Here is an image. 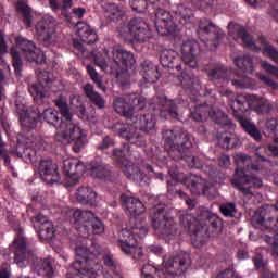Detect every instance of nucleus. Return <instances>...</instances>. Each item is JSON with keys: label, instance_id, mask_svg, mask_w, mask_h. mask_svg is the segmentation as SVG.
Listing matches in <instances>:
<instances>
[{"label": "nucleus", "instance_id": "f257e3e1", "mask_svg": "<svg viewBox=\"0 0 278 278\" xmlns=\"http://www.w3.org/2000/svg\"><path fill=\"white\" fill-rule=\"evenodd\" d=\"M192 134L188 130H165L163 132L164 149L167 151L169 157L179 162L185 160L191 168H203V163L198 156H187L188 151L194 147L192 143Z\"/></svg>", "mask_w": 278, "mask_h": 278}, {"label": "nucleus", "instance_id": "f03ea898", "mask_svg": "<svg viewBox=\"0 0 278 278\" xmlns=\"http://www.w3.org/2000/svg\"><path fill=\"white\" fill-rule=\"evenodd\" d=\"M11 249L14 252V263L20 268H25V260H29L33 262V268L38 275H43L45 278H53V261L36 256L34 250L27 247V239L23 237V230L20 229Z\"/></svg>", "mask_w": 278, "mask_h": 278}, {"label": "nucleus", "instance_id": "7ed1b4c3", "mask_svg": "<svg viewBox=\"0 0 278 278\" xmlns=\"http://www.w3.org/2000/svg\"><path fill=\"white\" fill-rule=\"evenodd\" d=\"M251 156L244 153H238L235 156L237 168L235 169L231 184L245 199H253V190L264 186L262 178L248 174L249 168H251Z\"/></svg>", "mask_w": 278, "mask_h": 278}, {"label": "nucleus", "instance_id": "20e7f679", "mask_svg": "<svg viewBox=\"0 0 278 278\" xmlns=\"http://www.w3.org/2000/svg\"><path fill=\"white\" fill-rule=\"evenodd\" d=\"M76 257L78 258L72 263V268L76 270V275L67 274L66 278H81L79 275L88 278H97L103 273L99 248L97 253H94V248L78 247L76 248Z\"/></svg>", "mask_w": 278, "mask_h": 278}, {"label": "nucleus", "instance_id": "39448f33", "mask_svg": "<svg viewBox=\"0 0 278 278\" xmlns=\"http://www.w3.org/2000/svg\"><path fill=\"white\" fill-rule=\"evenodd\" d=\"M255 99H257V97L250 96V94L237 96V98L232 102L231 108H232L233 117L236 118V121H238V123L240 124L242 129L245 131V134L252 137L253 140H255V142H262V130L257 128L255 123L251 122V119L244 117L242 114L239 113V112H249L251 105H253L251 101H255Z\"/></svg>", "mask_w": 278, "mask_h": 278}, {"label": "nucleus", "instance_id": "423d86ee", "mask_svg": "<svg viewBox=\"0 0 278 278\" xmlns=\"http://www.w3.org/2000/svg\"><path fill=\"white\" fill-rule=\"evenodd\" d=\"M152 227L155 231H160L167 240H175L181 236L179 226L175 223L173 217H169L166 213V206L159 204L152 208L151 212Z\"/></svg>", "mask_w": 278, "mask_h": 278}, {"label": "nucleus", "instance_id": "0eeeda50", "mask_svg": "<svg viewBox=\"0 0 278 278\" xmlns=\"http://www.w3.org/2000/svg\"><path fill=\"white\" fill-rule=\"evenodd\" d=\"M163 266L165 271H159L157 275L142 276V278H175L181 277L188 273L190 266H192V260L190 254L180 253L177 256L166 255L163 258Z\"/></svg>", "mask_w": 278, "mask_h": 278}, {"label": "nucleus", "instance_id": "6e6552de", "mask_svg": "<svg viewBox=\"0 0 278 278\" xmlns=\"http://www.w3.org/2000/svg\"><path fill=\"white\" fill-rule=\"evenodd\" d=\"M117 31L121 38L129 45L147 42L151 38V28L141 17H135L127 25H121L117 27Z\"/></svg>", "mask_w": 278, "mask_h": 278}, {"label": "nucleus", "instance_id": "1a4fd4ad", "mask_svg": "<svg viewBox=\"0 0 278 278\" xmlns=\"http://www.w3.org/2000/svg\"><path fill=\"white\" fill-rule=\"evenodd\" d=\"M212 233L215 236L223 233V219L214 213L205 212L202 214L200 225L197 226L194 230V244H205V240H207Z\"/></svg>", "mask_w": 278, "mask_h": 278}, {"label": "nucleus", "instance_id": "9d476101", "mask_svg": "<svg viewBox=\"0 0 278 278\" xmlns=\"http://www.w3.org/2000/svg\"><path fill=\"white\" fill-rule=\"evenodd\" d=\"M138 238H140V235L135 233L134 230L129 228L122 229L117 247L125 255H130L132 260H142L144 253L142 252V247L138 243Z\"/></svg>", "mask_w": 278, "mask_h": 278}, {"label": "nucleus", "instance_id": "9b49d317", "mask_svg": "<svg viewBox=\"0 0 278 278\" xmlns=\"http://www.w3.org/2000/svg\"><path fill=\"white\" fill-rule=\"evenodd\" d=\"M278 212V200L275 205L263 206L254 212L251 224L253 227H264V229H278V217H275Z\"/></svg>", "mask_w": 278, "mask_h": 278}, {"label": "nucleus", "instance_id": "f8f14e48", "mask_svg": "<svg viewBox=\"0 0 278 278\" xmlns=\"http://www.w3.org/2000/svg\"><path fill=\"white\" fill-rule=\"evenodd\" d=\"M56 129L63 130L54 135L56 142H64V140H68L70 138V144L74 153H79L84 149L86 144V131L81 130L79 126L77 135H75V130L68 129V126H58Z\"/></svg>", "mask_w": 278, "mask_h": 278}, {"label": "nucleus", "instance_id": "ddd939ff", "mask_svg": "<svg viewBox=\"0 0 278 278\" xmlns=\"http://www.w3.org/2000/svg\"><path fill=\"white\" fill-rule=\"evenodd\" d=\"M154 24L160 36H168L170 34H175V29H177L176 18L173 17L170 12L164 9L155 10Z\"/></svg>", "mask_w": 278, "mask_h": 278}, {"label": "nucleus", "instance_id": "4468645a", "mask_svg": "<svg viewBox=\"0 0 278 278\" xmlns=\"http://www.w3.org/2000/svg\"><path fill=\"white\" fill-rule=\"evenodd\" d=\"M17 116L20 125L24 131H31L36 129L39 121H42V115H40V109H27L25 106L17 108Z\"/></svg>", "mask_w": 278, "mask_h": 278}, {"label": "nucleus", "instance_id": "2eb2a0df", "mask_svg": "<svg viewBox=\"0 0 278 278\" xmlns=\"http://www.w3.org/2000/svg\"><path fill=\"white\" fill-rule=\"evenodd\" d=\"M113 129L121 138L130 142V144H136V147H144L147 144L144 137L140 135V132L136 130V126L131 124L116 123Z\"/></svg>", "mask_w": 278, "mask_h": 278}, {"label": "nucleus", "instance_id": "dca6fc26", "mask_svg": "<svg viewBox=\"0 0 278 278\" xmlns=\"http://www.w3.org/2000/svg\"><path fill=\"white\" fill-rule=\"evenodd\" d=\"M31 223H34V227H38V236L41 242H51L55 238V226L47 216L39 213L31 217Z\"/></svg>", "mask_w": 278, "mask_h": 278}, {"label": "nucleus", "instance_id": "f3484780", "mask_svg": "<svg viewBox=\"0 0 278 278\" xmlns=\"http://www.w3.org/2000/svg\"><path fill=\"white\" fill-rule=\"evenodd\" d=\"M36 33L39 42L45 47L53 43V36L55 35V21L52 17H46L37 23Z\"/></svg>", "mask_w": 278, "mask_h": 278}, {"label": "nucleus", "instance_id": "a211bd4d", "mask_svg": "<svg viewBox=\"0 0 278 278\" xmlns=\"http://www.w3.org/2000/svg\"><path fill=\"white\" fill-rule=\"evenodd\" d=\"M181 60L186 66L190 68H199V61H197V55L201 53V46L194 40H187L182 43L181 49Z\"/></svg>", "mask_w": 278, "mask_h": 278}, {"label": "nucleus", "instance_id": "6ab92c4d", "mask_svg": "<svg viewBox=\"0 0 278 278\" xmlns=\"http://www.w3.org/2000/svg\"><path fill=\"white\" fill-rule=\"evenodd\" d=\"M58 164L51 160H41L39 162L38 173L42 181L53 186V184H60V172H58Z\"/></svg>", "mask_w": 278, "mask_h": 278}, {"label": "nucleus", "instance_id": "aec40b11", "mask_svg": "<svg viewBox=\"0 0 278 278\" xmlns=\"http://www.w3.org/2000/svg\"><path fill=\"white\" fill-rule=\"evenodd\" d=\"M63 173L68 178L70 186H75L86 173V166L77 159H67L63 162Z\"/></svg>", "mask_w": 278, "mask_h": 278}, {"label": "nucleus", "instance_id": "412c9836", "mask_svg": "<svg viewBox=\"0 0 278 278\" xmlns=\"http://www.w3.org/2000/svg\"><path fill=\"white\" fill-rule=\"evenodd\" d=\"M38 81L39 84L30 85L28 90L35 99H45L47 97V89L45 88H51V85L55 81V77L50 72H40Z\"/></svg>", "mask_w": 278, "mask_h": 278}, {"label": "nucleus", "instance_id": "4be33fe9", "mask_svg": "<svg viewBox=\"0 0 278 278\" xmlns=\"http://www.w3.org/2000/svg\"><path fill=\"white\" fill-rule=\"evenodd\" d=\"M55 108H58L63 121L66 123L67 129L74 130L77 136L79 134V126L73 123V115L71 114V108L68 106V100L64 96H59L53 100Z\"/></svg>", "mask_w": 278, "mask_h": 278}, {"label": "nucleus", "instance_id": "5701e85b", "mask_svg": "<svg viewBox=\"0 0 278 278\" xmlns=\"http://www.w3.org/2000/svg\"><path fill=\"white\" fill-rule=\"evenodd\" d=\"M119 201L123 207H125L126 212L129 214V216H140V214H144V212H147L144 203H142V201H140L136 197L123 193L119 198Z\"/></svg>", "mask_w": 278, "mask_h": 278}, {"label": "nucleus", "instance_id": "b1692460", "mask_svg": "<svg viewBox=\"0 0 278 278\" xmlns=\"http://www.w3.org/2000/svg\"><path fill=\"white\" fill-rule=\"evenodd\" d=\"M157 105L160 108V116H162V118H166L168 114L170 118L179 121V111L175 100L168 99V97L161 94L157 96Z\"/></svg>", "mask_w": 278, "mask_h": 278}, {"label": "nucleus", "instance_id": "393cba45", "mask_svg": "<svg viewBox=\"0 0 278 278\" xmlns=\"http://www.w3.org/2000/svg\"><path fill=\"white\" fill-rule=\"evenodd\" d=\"M113 110L126 121L134 118V108L129 102V96L113 98Z\"/></svg>", "mask_w": 278, "mask_h": 278}, {"label": "nucleus", "instance_id": "a878e982", "mask_svg": "<svg viewBox=\"0 0 278 278\" xmlns=\"http://www.w3.org/2000/svg\"><path fill=\"white\" fill-rule=\"evenodd\" d=\"M74 226L78 231H90V223L94 218L92 211L75 210L73 213Z\"/></svg>", "mask_w": 278, "mask_h": 278}, {"label": "nucleus", "instance_id": "bb28decb", "mask_svg": "<svg viewBox=\"0 0 278 278\" xmlns=\"http://www.w3.org/2000/svg\"><path fill=\"white\" fill-rule=\"evenodd\" d=\"M113 60L121 71H127L129 66H134V63L136 62L134 53L121 48L113 49Z\"/></svg>", "mask_w": 278, "mask_h": 278}, {"label": "nucleus", "instance_id": "cd10ccee", "mask_svg": "<svg viewBox=\"0 0 278 278\" xmlns=\"http://www.w3.org/2000/svg\"><path fill=\"white\" fill-rule=\"evenodd\" d=\"M135 125L143 134H153L155 131V125H157V119L153 113L137 115Z\"/></svg>", "mask_w": 278, "mask_h": 278}, {"label": "nucleus", "instance_id": "c85d7f7f", "mask_svg": "<svg viewBox=\"0 0 278 278\" xmlns=\"http://www.w3.org/2000/svg\"><path fill=\"white\" fill-rule=\"evenodd\" d=\"M178 79L185 90H190L193 94H197L201 90V80L199 76L187 72H181Z\"/></svg>", "mask_w": 278, "mask_h": 278}, {"label": "nucleus", "instance_id": "c756f323", "mask_svg": "<svg viewBox=\"0 0 278 278\" xmlns=\"http://www.w3.org/2000/svg\"><path fill=\"white\" fill-rule=\"evenodd\" d=\"M10 153L11 155H16L26 164H34V162H36V149L27 147L24 143L18 142L16 148L11 150Z\"/></svg>", "mask_w": 278, "mask_h": 278}, {"label": "nucleus", "instance_id": "7c9ffc66", "mask_svg": "<svg viewBox=\"0 0 278 278\" xmlns=\"http://www.w3.org/2000/svg\"><path fill=\"white\" fill-rule=\"evenodd\" d=\"M181 184H186L187 188H189L190 192H192L195 197L205 194V190H207L205 179L199 176H190L189 178H184Z\"/></svg>", "mask_w": 278, "mask_h": 278}, {"label": "nucleus", "instance_id": "2f4dec72", "mask_svg": "<svg viewBox=\"0 0 278 278\" xmlns=\"http://www.w3.org/2000/svg\"><path fill=\"white\" fill-rule=\"evenodd\" d=\"M161 64L164 68H175L181 71V64H179V56L175 50L165 49L160 55Z\"/></svg>", "mask_w": 278, "mask_h": 278}, {"label": "nucleus", "instance_id": "473e14b6", "mask_svg": "<svg viewBox=\"0 0 278 278\" xmlns=\"http://www.w3.org/2000/svg\"><path fill=\"white\" fill-rule=\"evenodd\" d=\"M76 200L81 205L97 207V192L88 187H80L76 192Z\"/></svg>", "mask_w": 278, "mask_h": 278}, {"label": "nucleus", "instance_id": "72a5a7b5", "mask_svg": "<svg viewBox=\"0 0 278 278\" xmlns=\"http://www.w3.org/2000/svg\"><path fill=\"white\" fill-rule=\"evenodd\" d=\"M77 36L80 38L81 42L85 45H94V42L99 39L97 36V31L90 27V25L86 23H78L76 25Z\"/></svg>", "mask_w": 278, "mask_h": 278}, {"label": "nucleus", "instance_id": "f704fd0d", "mask_svg": "<svg viewBox=\"0 0 278 278\" xmlns=\"http://www.w3.org/2000/svg\"><path fill=\"white\" fill-rule=\"evenodd\" d=\"M83 92L90 103L96 105L98 110H103V108H105V99H103V97H101V94L94 90V86L91 84H86L83 86Z\"/></svg>", "mask_w": 278, "mask_h": 278}, {"label": "nucleus", "instance_id": "c9c22d12", "mask_svg": "<svg viewBox=\"0 0 278 278\" xmlns=\"http://www.w3.org/2000/svg\"><path fill=\"white\" fill-rule=\"evenodd\" d=\"M140 75H142L146 84H155L160 79L157 66L151 62H143L141 65Z\"/></svg>", "mask_w": 278, "mask_h": 278}, {"label": "nucleus", "instance_id": "e433bc0d", "mask_svg": "<svg viewBox=\"0 0 278 278\" xmlns=\"http://www.w3.org/2000/svg\"><path fill=\"white\" fill-rule=\"evenodd\" d=\"M41 118L48 123V125H52L53 127H66V122L64 118L60 117V113L52 108L43 110L40 113Z\"/></svg>", "mask_w": 278, "mask_h": 278}, {"label": "nucleus", "instance_id": "4c0bfd02", "mask_svg": "<svg viewBox=\"0 0 278 278\" xmlns=\"http://www.w3.org/2000/svg\"><path fill=\"white\" fill-rule=\"evenodd\" d=\"M199 30L202 31L203 34H212V31L215 33V38H216V42L214 43L215 49L218 47V42H220V40L225 38V31L218 30L216 28V25H214V23H212L207 18L200 20Z\"/></svg>", "mask_w": 278, "mask_h": 278}, {"label": "nucleus", "instance_id": "58836bf2", "mask_svg": "<svg viewBox=\"0 0 278 278\" xmlns=\"http://www.w3.org/2000/svg\"><path fill=\"white\" fill-rule=\"evenodd\" d=\"M180 225L186 229V231H191V240L194 242V231L199 225H201V222L197 220V217L190 213H182L179 217Z\"/></svg>", "mask_w": 278, "mask_h": 278}, {"label": "nucleus", "instance_id": "ea45409f", "mask_svg": "<svg viewBox=\"0 0 278 278\" xmlns=\"http://www.w3.org/2000/svg\"><path fill=\"white\" fill-rule=\"evenodd\" d=\"M205 72L211 79H229V70L222 64L207 65Z\"/></svg>", "mask_w": 278, "mask_h": 278}, {"label": "nucleus", "instance_id": "a19ab883", "mask_svg": "<svg viewBox=\"0 0 278 278\" xmlns=\"http://www.w3.org/2000/svg\"><path fill=\"white\" fill-rule=\"evenodd\" d=\"M92 248H93V253H97L98 250L100 251L101 261L103 260L104 266H106L109 270L121 269V264H118V261L114 258V255L105 254L103 256V250H101V247L97 243H92L91 247L87 249H92Z\"/></svg>", "mask_w": 278, "mask_h": 278}, {"label": "nucleus", "instance_id": "79ce46f5", "mask_svg": "<svg viewBox=\"0 0 278 278\" xmlns=\"http://www.w3.org/2000/svg\"><path fill=\"white\" fill-rule=\"evenodd\" d=\"M128 229L139 235V238H144L148 232L147 222L138 216H130Z\"/></svg>", "mask_w": 278, "mask_h": 278}, {"label": "nucleus", "instance_id": "37998d69", "mask_svg": "<svg viewBox=\"0 0 278 278\" xmlns=\"http://www.w3.org/2000/svg\"><path fill=\"white\" fill-rule=\"evenodd\" d=\"M233 62L239 71H242L243 73L252 74L255 71V65L251 55L237 56Z\"/></svg>", "mask_w": 278, "mask_h": 278}, {"label": "nucleus", "instance_id": "c03bdc74", "mask_svg": "<svg viewBox=\"0 0 278 278\" xmlns=\"http://www.w3.org/2000/svg\"><path fill=\"white\" fill-rule=\"evenodd\" d=\"M90 172L92 177H97L98 179H110V177H112V170L103 163L92 162L90 165Z\"/></svg>", "mask_w": 278, "mask_h": 278}, {"label": "nucleus", "instance_id": "a18cd8bd", "mask_svg": "<svg viewBox=\"0 0 278 278\" xmlns=\"http://www.w3.org/2000/svg\"><path fill=\"white\" fill-rule=\"evenodd\" d=\"M254 153L256 157L261 160V162H268V157H270V155H278V147L277 146H260L255 148Z\"/></svg>", "mask_w": 278, "mask_h": 278}, {"label": "nucleus", "instance_id": "49530a36", "mask_svg": "<svg viewBox=\"0 0 278 278\" xmlns=\"http://www.w3.org/2000/svg\"><path fill=\"white\" fill-rule=\"evenodd\" d=\"M217 140L222 149H233L238 146V137L232 132H222Z\"/></svg>", "mask_w": 278, "mask_h": 278}, {"label": "nucleus", "instance_id": "de8ad7c7", "mask_svg": "<svg viewBox=\"0 0 278 278\" xmlns=\"http://www.w3.org/2000/svg\"><path fill=\"white\" fill-rule=\"evenodd\" d=\"M174 14L176 18V25L177 23H190V18L193 16L192 10L184 4H179Z\"/></svg>", "mask_w": 278, "mask_h": 278}, {"label": "nucleus", "instance_id": "09e8293b", "mask_svg": "<svg viewBox=\"0 0 278 278\" xmlns=\"http://www.w3.org/2000/svg\"><path fill=\"white\" fill-rule=\"evenodd\" d=\"M232 74L236 75V77L231 78V76H229V79L232 86H235V88L244 90L253 86V80H251V78L247 77L245 75H240V74H237L236 72H232Z\"/></svg>", "mask_w": 278, "mask_h": 278}, {"label": "nucleus", "instance_id": "8fccbe9b", "mask_svg": "<svg viewBox=\"0 0 278 278\" xmlns=\"http://www.w3.org/2000/svg\"><path fill=\"white\" fill-rule=\"evenodd\" d=\"M16 10L22 14L23 23L26 25V27H31L34 23V16L31 15V8L29 5L17 2Z\"/></svg>", "mask_w": 278, "mask_h": 278}, {"label": "nucleus", "instance_id": "3c124183", "mask_svg": "<svg viewBox=\"0 0 278 278\" xmlns=\"http://www.w3.org/2000/svg\"><path fill=\"white\" fill-rule=\"evenodd\" d=\"M128 153H131V148L129 143H124L123 148H114L111 153V159L113 162H117V164H123L125 157H127Z\"/></svg>", "mask_w": 278, "mask_h": 278}, {"label": "nucleus", "instance_id": "603ef678", "mask_svg": "<svg viewBox=\"0 0 278 278\" xmlns=\"http://www.w3.org/2000/svg\"><path fill=\"white\" fill-rule=\"evenodd\" d=\"M128 101L132 106V116L136 114V110L140 112V110H144V108H147V99L140 94H128Z\"/></svg>", "mask_w": 278, "mask_h": 278}, {"label": "nucleus", "instance_id": "864d4df0", "mask_svg": "<svg viewBox=\"0 0 278 278\" xmlns=\"http://www.w3.org/2000/svg\"><path fill=\"white\" fill-rule=\"evenodd\" d=\"M243 42L244 47L248 49H251L255 47V42L253 41V37L249 35V31H247V28L244 27H238L237 28V35L233 38V40H240Z\"/></svg>", "mask_w": 278, "mask_h": 278}, {"label": "nucleus", "instance_id": "5fc2aeb1", "mask_svg": "<svg viewBox=\"0 0 278 278\" xmlns=\"http://www.w3.org/2000/svg\"><path fill=\"white\" fill-rule=\"evenodd\" d=\"M124 173L127 175L128 179H132L137 182L144 181V177H147V175L142 170L138 169V167L134 165L126 166Z\"/></svg>", "mask_w": 278, "mask_h": 278}, {"label": "nucleus", "instance_id": "6e6d98bb", "mask_svg": "<svg viewBox=\"0 0 278 278\" xmlns=\"http://www.w3.org/2000/svg\"><path fill=\"white\" fill-rule=\"evenodd\" d=\"M15 42L17 49H21L25 55H27V53H29L30 51H35L36 49V43L23 37H17Z\"/></svg>", "mask_w": 278, "mask_h": 278}, {"label": "nucleus", "instance_id": "4d7b16f0", "mask_svg": "<svg viewBox=\"0 0 278 278\" xmlns=\"http://www.w3.org/2000/svg\"><path fill=\"white\" fill-rule=\"evenodd\" d=\"M49 5L52 12H66L68 9L73 8V0H62L63 4L60 3L58 0H48Z\"/></svg>", "mask_w": 278, "mask_h": 278}, {"label": "nucleus", "instance_id": "13d9d810", "mask_svg": "<svg viewBox=\"0 0 278 278\" xmlns=\"http://www.w3.org/2000/svg\"><path fill=\"white\" fill-rule=\"evenodd\" d=\"M87 73L90 76V79L93 80V83L102 90V92H108V87L103 85V80L99 77V73H97V70L92 65H87Z\"/></svg>", "mask_w": 278, "mask_h": 278}, {"label": "nucleus", "instance_id": "bf43d9fd", "mask_svg": "<svg viewBox=\"0 0 278 278\" xmlns=\"http://www.w3.org/2000/svg\"><path fill=\"white\" fill-rule=\"evenodd\" d=\"M181 181L178 177L173 176L172 180H167V192L168 194H179V197H184V191L177 189V184H181Z\"/></svg>", "mask_w": 278, "mask_h": 278}, {"label": "nucleus", "instance_id": "052dcab7", "mask_svg": "<svg viewBox=\"0 0 278 278\" xmlns=\"http://www.w3.org/2000/svg\"><path fill=\"white\" fill-rule=\"evenodd\" d=\"M11 58L15 75H21V72L23 71V59H21V54L15 50H11Z\"/></svg>", "mask_w": 278, "mask_h": 278}, {"label": "nucleus", "instance_id": "680f3d73", "mask_svg": "<svg viewBox=\"0 0 278 278\" xmlns=\"http://www.w3.org/2000/svg\"><path fill=\"white\" fill-rule=\"evenodd\" d=\"M208 116H211L212 121L217 123V125H225L227 123V114L220 110L208 112Z\"/></svg>", "mask_w": 278, "mask_h": 278}, {"label": "nucleus", "instance_id": "e2e57ef3", "mask_svg": "<svg viewBox=\"0 0 278 278\" xmlns=\"http://www.w3.org/2000/svg\"><path fill=\"white\" fill-rule=\"evenodd\" d=\"M220 212L224 216L228 218H233L236 216V203L230 202V203H225L220 205Z\"/></svg>", "mask_w": 278, "mask_h": 278}, {"label": "nucleus", "instance_id": "0e129e2a", "mask_svg": "<svg viewBox=\"0 0 278 278\" xmlns=\"http://www.w3.org/2000/svg\"><path fill=\"white\" fill-rule=\"evenodd\" d=\"M166 267L163 266L162 269H157L155 266L151 264H146L143 265V268L141 269V275L142 276H150V275H156L160 276V273H165Z\"/></svg>", "mask_w": 278, "mask_h": 278}, {"label": "nucleus", "instance_id": "69168bd1", "mask_svg": "<svg viewBox=\"0 0 278 278\" xmlns=\"http://www.w3.org/2000/svg\"><path fill=\"white\" fill-rule=\"evenodd\" d=\"M123 16H125V11L123 10V8L118 5H113V8L110 10V15H109L110 21H114V22L121 21Z\"/></svg>", "mask_w": 278, "mask_h": 278}, {"label": "nucleus", "instance_id": "338daca9", "mask_svg": "<svg viewBox=\"0 0 278 278\" xmlns=\"http://www.w3.org/2000/svg\"><path fill=\"white\" fill-rule=\"evenodd\" d=\"M114 144H116V141H114L112 137L106 135L102 138V141L97 146V149L98 151H105L110 149V147H114Z\"/></svg>", "mask_w": 278, "mask_h": 278}, {"label": "nucleus", "instance_id": "774afa93", "mask_svg": "<svg viewBox=\"0 0 278 278\" xmlns=\"http://www.w3.org/2000/svg\"><path fill=\"white\" fill-rule=\"evenodd\" d=\"M147 0H132L130 2V7L134 12H138V14H142L147 10Z\"/></svg>", "mask_w": 278, "mask_h": 278}]
</instances>
